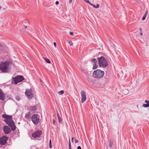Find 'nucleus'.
<instances>
[{
    "label": "nucleus",
    "mask_w": 149,
    "mask_h": 149,
    "mask_svg": "<svg viewBox=\"0 0 149 149\" xmlns=\"http://www.w3.org/2000/svg\"><path fill=\"white\" fill-rule=\"evenodd\" d=\"M2 49V46L0 45V49Z\"/></svg>",
    "instance_id": "41"
},
{
    "label": "nucleus",
    "mask_w": 149,
    "mask_h": 149,
    "mask_svg": "<svg viewBox=\"0 0 149 149\" xmlns=\"http://www.w3.org/2000/svg\"><path fill=\"white\" fill-rule=\"evenodd\" d=\"M42 132L38 130L32 134V136L35 138L36 137H39L41 134Z\"/></svg>",
    "instance_id": "8"
},
{
    "label": "nucleus",
    "mask_w": 149,
    "mask_h": 149,
    "mask_svg": "<svg viewBox=\"0 0 149 149\" xmlns=\"http://www.w3.org/2000/svg\"><path fill=\"white\" fill-rule=\"evenodd\" d=\"M68 144H69V149H71V143H70V139H69V142H68Z\"/></svg>",
    "instance_id": "23"
},
{
    "label": "nucleus",
    "mask_w": 149,
    "mask_h": 149,
    "mask_svg": "<svg viewBox=\"0 0 149 149\" xmlns=\"http://www.w3.org/2000/svg\"><path fill=\"white\" fill-rule=\"evenodd\" d=\"M40 81L41 82V80H40Z\"/></svg>",
    "instance_id": "48"
},
{
    "label": "nucleus",
    "mask_w": 149,
    "mask_h": 149,
    "mask_svg": "<svg viewBox=\"0 0 149 149\" xmlns=\"http://www.w3.org/2000/svg\"><path fill=\"white\" fill-rule=\"evenodd\" d=\"M8 139L6 136H3L0 139V143L2 145H3L6 143Z\"/></svg>",
    "instance_id": "9"
},
{
    "label": "nucleus",
    "mask_w": 149,
    "mask_h": 149,
    "mask_svg": "<svg viewBox=\"0 0 149 149\" xmlns=\"http://www.w3.org/2000/svg\"><path fill=\"white\" fill-rule=\"evenodd\" d=\"M69 43L71 46H72L73 45V43L71 41L69 42Z\"/></svg>",
    "instance_id": "29"
},
{
    "label": "nucleus",
    "mask_w": 149,
    "mask_h": 149,
    "mask_svg": "<svg viewBox=\"0 0 149 149\" xmlns=\"http://www.w3.org/2000/svg\"><path fill=\"white\" fill-rule=\"evenodd\" d=\"M74 139V137H72V139H71V140H72V142H73V139Z\"/></svg>",
    "instance_id": "40"
},
{
    "label": "nucleus",
    "mask_w": 149,
    "mask_h": 149,
    "mask_svg": "<svg viewBox=\"0 0 149 149\" xmlns=\"http://www.w3.org/2000/svg\"><path fill=\"white\" fill-rule=\"evenodd\" d=\"M140 30L141 31V30H142V29H141V28H140Z\"/></svg>",
    "instance_id": "44"
},
{
    "label": "nucleus",
    "mask_w": 149,
    "mask_h": 149,
    "mask_svg": "<svg viewBox=\"0 0 149 149\" xmlns=\"http://www.w3.org/2000/svg\"><path fill=\"white\" fill-rule=\"evenodd\" d=\"M100 66L103 67H106L108 65V61L104 56H101L97 58Z\"/></svg>",
    "instance_id": "1"
},
{
    "label": "nucleus",
    "mask_w": 149,
    "mask_h": 149,
    "mask_svg": "<svg viewBox=\"0 0 149 149\" xmlns=\"http://www.w3.org/2000/svg\"><path fill=\"white\" fill-rule=\"evenodd\" d=\"M31 112H28L26 113L25 116V118L27 119H29L30 118Z\"/></svg>",
    "instance_id": "15"
},
{
    "label": "nucleus",
    "mask_w": 149,
    "mask_h": 149,
    "mask_svg": "<svg viewBox=\"0 0 149 149\" xmlns=\"http://www.w3.org/2000/svg\"><path fill=\"white\" fill-rule=\"evenodd\" d=\"M37 107L36 106H34L33 107H31V110L32 111H35L37 109Z\"/></svg>",
    "instance_id": "19"
},
{
    "label": "nucleus",
    "mask_w": 149,
    "mask_h": 149,
    "mask_svg": "<svg viewBox=\"0 0 149 149\" xmlns=\"http://www.w3.org/2000/svg\"><path fill=\"white\" fill-rule=\"evenodd\" d=\"M9 64V62L7 61L1 62L0 64V70L3 72H8V67Z\"/></svg>",
    "instance_id": "2"
},
{
    "label": "nucleus",
    "mask_w": 149,
    "mask_h": 149,
    "mask_svg": "<svg viewBox=\"0 0 149 149\" xmlns=\"http://www.w3.org/2000/svg\"><path fill=\"white\" fill-rule=\"evenodd\" d=\"M44 59H45V61H46V62L48 63H50L51 62L47 58H44Z\"/></svg>",
    "instance_id": "20"
},
{
    "label": "nucleus",
    "mask_w": 149,
    "mask_h": 149,
    "mask_svg": "<svg viewBox=\"0 0 149 149\" xmlns=\"http://www.w3.org/2000/svg\"><path fill=\"white\" fill-rule=\"evenodd\" d=\"M39 115L38 114L33 115L31 118V120L33 123L36 125H37L39 122L40 120Z\"/></svg>",
    "instance_id": "5"
},
{
    "label": "nucleus",
    "mask_w": 149,
    "mask_h": 149,
    "mask_svg": "<svg viewBox=\"0 0 149 149\" xmlns=\"http://www.w3.org/2000/svg\"><path fill=\"white\" fill-rule=\"evenodd\" d=\"M24 79L23 77L21 75H19L13 77V80L15 84H17L18 83L22 81Z\"/></svg>",
    "instance_id": "6"
},
{
    "label": "nucleus",
    "mask_w": 149,
    "mask_h": 149,
    "mask_svg": "<svg viewBox=\"0 0 149 149\" xmlns=\"http://www.w3.org/2000/svg\"><path fill=\"white\" fill-rule=\"evenodd\" d=\"M84 1L86 2H87V3H89V4H90V5H91V3L90 1H89V0H84Z\"/></svg>",
    "instance_id": "25"
},
{
    "label": "nucleus",
    "mask_w": 149,
    "mask_h": 149,
    "mask_svg": "<svg viewBox=\"0 0 149 149\" xmlns=\"http://www.w3.org/2000/svg\"><path fill=\"white\" fill-rule=\"evenodd\" d=\"M3 131L6 134H8L11 132V130L9 127L6 125L4 126L3 127Z\"/></svg>",
    "instance_id": "11"
},
{
    "label": "nucleus",
    "mask_w": 149,
    "mask_h": 149,
    "mask_svg": "<svg viewBox=\"0 0 149 149\" xmlns=\"http://www.w3.org/2000/svg\"><path fill=\"white\" fill-rule=\"evenodd\" d=\"M91 5L94 8H98L99 7V5L98 4H97L96 6H95V5L91 3Z\"/></svg>",
    "instance_id": "17"
},
{
    "label": "nucleus",
    "mask_w": 149,
    "mask_h": 149,
    "mask_svg": "<svg viewBox=\"0 0 149 149\" xmlns=\"http://www.w3.org/2000/svg\"><path fill=\"white\" fill-rule=\"evenodd\" d=\"M49 147L51 148H52V142L51 140H50L49 141Z\"/></svg>",
    "instance_id": "24"
},
{
    "label": "nucleus",
    "mask_w": 149,
    "mask_h": 149,
    "mask_svg": "<svg viewBox=\"0 0 149 149\" xmlns=\"http://www.w3.org/2000/svg\"><path fill=\"white\" fill-rule=\"evenodd\" d=\"M55 4L56 5H58L59 4V2L58 1H56V2Z\"/></svg>",
    "instance_id": "36"
},
{
    "label": "nucleus",
    "mask_w": 149,
    "mask_h": 149,
    "mask_svg": "<svg viewBox=\"0 0 149 149\" xmlns=\"http://www.w3.org/2000/svg\"><path fill=\"white\" fill-rule=\"evenodd\" d=\"M15 99L16 100H17L18 101L20 100V97L19 96H16L15 97Z\"/></svg>",
    "instance_id": "26"
},
{
    "label": "nucleus",
    "mask_w": 149,
    "mask_h": 149,
    "mask_svg": "<svg viewBox=\"0 0 149 149\" xmlns=\"http://www.w3.org/2000/svg\"><path fill=\"white\" fill-rule=\"evenodd\" d=\"M55 122V120L54 119H53L52 120V123L54 125Z\"/></svg>",
    "instance_id": "34"
},
{
    "label": "nucleus",
    "mask_w": 149,
    "mask_h": 149,
    "mask_svg": "<svg viewBox=\"0 0 149 149\" xmlns=\"http://www.w3.org/2000/svg\"><path fill=\"white\" fill-rule=\"evenodd\" d=\"M145 103H147V104L149 103V101L148 100H146L145 101Z\"/></svg>",
    "instance_id": "35"
},
{
    "label": "nucleus",
    "mask_w": 149,
    "mask_h": 149,
    "mask_svg": "<svg viewBox=\"0 0 149 149\" xmlns=\"http://www.w3.org/2000/svg\"><path fill=\"white\" fill-rule=\"evenodd\" d=\"M140 35H141V36H143V33H142V32H141L140 33Z\"/></svg>",
    "instance_id": "43"
},
{
    "label": "nucleus",
    "mask_w": 149,
    "mask_h": 149,
    "mask_svg": "<svg viewBox=\"0 0 149 149\" xmlns=\"http://www.w3.org/2000/svg\"><path fill=\"white\" fill-rule=\"evenodd\" d=\"M20 123L19 122V123H18L19 124Z\"/></svg>",
    "instance_id": "47"
},
{
    "label": "nucleus",
    "mask_w": 149,
    "mask_h": 149,
    "mask_svg": "<svg viewBox=\"0 0 149 149\" xmlns=\"http://www.w3.org/2000/svg\"><path fill=\"white\" fill-rule=\"evenodd\" d=\"M4 121L10 127L12 130H15L16 129V127L14 124V121L12 119H5Z\"/></svg>",
    "instance_id": "4"
},
{
    "label": "nucleus",
    "mask_w": 149,
    "mask_h": 149,
    "mask_svg": "<svg viewBox=\"0 0 149 149\" xmlns=\"http://www.w3.org/2000/svg\"><path fill=\"white\" fill-rule=\"evenodd\" d=\"M72 0H69V2L71 3L72 2Z\"/></svg>",
    "instance_id": "42"
},
{
    "label": "nucleus",
    "mask_w": 149,
    "mask_h": 149,
    "mask_svg": "<svg viewBox=\"0 0 149 149\" xmlns=\"http://www.w3.org/2000/svg\"><path fill=\"white\" fill-rule=\"evenodd\" d=\"M90 62L91 63H92L93 64H94L97 63V61L96 59L95 58H93L92 59L91 61Z\"/></svg>",
    "instance_id": "16"
},
{
    "label": "nucleus",
    "mask_w": 149,
    "mask_h": 149,
    "mask_svg": "<svg viewBox=\"0 0 149 149\" xmlns=\"http://www.w3.org/2000/svg\"><path fill=\"white\" fill-rule=\"evenodd\" d=\"M148 12L147 11H146L145 13V15H144L145 16L146 15V16H147V14H148Z\"/></svg>",
    "instance_id": "33"
},
{
    "label": "nucleus",
    "mask_w": 149,
    "mask_h": 149,
    "mask_svg": "<svg viewBox=\"0 0 149 149\" xmlns=\"http://www.w3.org/2000/svg\"><path fill=\"white\" fill-rule=\"evenodd\" d=\"M77 149H81V148L80 146H78L77 148Z\"/></svg>",
    "instance_id": "37"
},
{
    "label": "nucleus",
    "mask_w": 149,
    "mask_h": 149,
    "mask_svg": "<svg viewBox=\"0 0 149 149\" xmlns=\"http://www.w3.org/2000/svg\"><path fill=\"white\" fill-rule=\"evenodd\" d=\"M93 69H94V70L95 69L98 67V65H97V63H96L95 64H93Z\"/></svg>",
    "instance_id": "18"
},
{
    "label": "nucleus",
    "mask_w": 149,
    "mask_h": 149,
    "mask_svg": "<svg viewBox=\"0 0 149 149\" xmlns=\"http://www.w3.org/2000/svg\"><path fill=\"white\" fill-rule=\"evenodd\" d=\"M54 45L55 47H56V42H54Z\"/></svg>",
    "instance_id": "39"
},
{
    "label": "nucleus",
    "mask_w": 149,
    "mask_h": 149,
    "mask_svg": "<svg viewBox=\"0 0 149 149\" xmlns=\"http://www.w3.org/2000/svg\"><path fill=\"white\" fill-rule=\"evenodd\" d=\"M143 106L145 107H149V104H144L143 105Z\"/></svg>",
    "instance_id": "22"
},
{
    "label": "nucleus",
    "mask_w": 149,
    "mask_h": 149,
    "mask_svg": "<svg viewBox=\"0 0 149 149\" xmlns=\"http://www.w3.org/2000/svg\"><path fill=\"white\" fill-rule=\"evenodd\" d=\"M113 143L111 141H110L109 144V147L111 148L112 146Z\"/></svg>",
    "instance_id": "27"
},
{
    "label": "nucleus",
    "mask_w": 149,
    "mask_h": 149,
    "mask_svg": "<svg viewBox=\"0 0 149 149\" xmlns=\"http://www.w3.org/2000/svg\"><path fill=\"white\" fill-rule=\"evenodd\" d=\"M5 98V94L3 93L1 90L0 89V100L3 101Z\"/></svg>",
    "instance_id": "12"
},
{
    "label": "nucleus",
    "mask_w": 149,
    "mask_h": 149,
    "mask_svg": "<svg viewBox=\"0 0 149 149\" xmlns=\"http://www.w3.org/2000/svg\"><path fill=\"white\" fill-rule=\"evenodd\" d=\"M64 93V91L63 90H62L61 91H59L58 92V94L59 95H61L63 94Z\"/></svg>",
    "instance_id": "21"
},
{
    "label": "nucleus",
    "mask_w": 149,
    "mask_h": 149,
    "mask_svg": "<svg viewBox=\"0 0 149 149\" xmlns=\"http://www.w3.org/2000/svg\"><path fill=\"white\" fill-rule=\"evenodd\" d=\"M1 6H0V10L1 9Z\"/></svg>",
    "instance_id": "45"
},
{
    "label": "nucleus",
    "mask_w": 149,
    "mask_h": 149,
    "mask_svg": "<svg viewBox=\"0 0 149 149\" xmlns=\"http://www.w3.org/2000/svg\"><path fill=\"white\" fill-rule=\"evenodd\" d=\"M27 27V26H25V28H26Z\"/></svg>",
    "instance_id": "46"
},
{
    "label": "nucleus",
    "mask_w": 149,
    "mask_h": 149,
    "mask_svg": "<svg viewBox=\"0 0 149 149\" xmlns=\"http://www.w3.org/2000/svg\"><path fill=\"white\" fill-rule=\"evenodd\" d=\"M25 93L29 99H31L33 97V94L31 89L26 90Z\"/></svg>",
    "instance_id": "7"
},
{
    "label": "nucleus",
    "mask_w": 149,
    "mask_h": 149,
    "mask_svg": "<svg viewBox=\"0 0 149 149\" xmlns=\"http://www.w3.org/2000/svg\"><path fill=\"white\" fill-rule=\"evenodd\" d=\"M146 15L145 16V15H144L143 17L142 18V20H144L145 19L146 17Z\"/></svg>",
    "instance_id": "31"
},
{
    "label": "nucleus",
    "mask_w": 149,
    "mask_h": 149,
    "mask_svg": "<svg viewBox=\"0 0 149 149\" xmlns=\"http://www.w3.org/2000/svg\"><path fill=\"white\" fill-rule=\"evenodd\" d=\"M87 80L89 83L92 84V85H95L96 86H97V85H96V84L95 83L93 82V81L92 79L90 78H88Z\"/></svg>",
    "instance_id": "14"
},
{
    "label": "nucleus",
    "mask_w": 149,
    "mask_h": 149,
    "mask_svg": "<svg viewBox=\"0 0 149 149\" xmlns=\"http://www.w3.org/2000/svg\"><path fill=\"white\" fill-rule=\"evenodd\" d=\"M58 122L60 123L62 121V119L60 117H58Z\"/></svg>",
    "instance_id": "28"
},
{
    "label": "nucleus",
    "mask_w": 149,
    "mask_h": 149,
    "mask_svg": "<svg viewBox=\"0 0 149 149\" xmlns=\"http://www.w3.org/2000/svg\"><path fill=\"white\" fill-rule=\"evenodd\" d=\"M57 116L58 117H60L59 113H58V112H57Z\"/></svg>",
    "instance_id": "38"
},
{
    "label": "nucleus",
    "mask_w": 149,
    "mask_h": 149,
    "mask_svg": "<svg viewBox=\"0 0 149 149\" xmlns=\"http://www.w3.org/2000/svg\"><path fill=\"white\" fill-rule=\"evenodd\" d=\"M3 9H5V8H3Z\"/></svg>",
    "instance_id": "49"
},
{
    "label": "nucleus",
    "mask_w": 149,
    "mask_h": 149,
    "mask_svg": "<svg viewBox=\"0 0 149 149\" xmlns=\"http://www.w3.org/2000/svg\"><path fill=\"white\" fill-rule=\"evenodd\" d=\"M74 142H75V143H77L78 142V140H77L76 139H74Z\"/></svg>",
    "instance_id": "30"
},
{
    "label": "nucleus",
    "mask_w": 149,
    "mask_h": 149,
    "mask_svg": "<svg viewBox=\"0 0 149 149\" xmlns=\"http://www.w3.org/2000/svg\"><path fill=\"white\" fill-rule=\"evenodd\" d=\"M2 117L4 118H5V119H12V116H11L7 115L5 114H3L2 115Z\"/></svg>",
    "instance_id": "13"
},
{
    "label": "nucleus",
    "mask_w": 149,
    "mask_h": 149,
    "mask_svg": "<svg viewBox=\"0 0 149 149\" xmlns=\"http://www.w3.org/2000/svg\"><path fill=\"white\" fill-rule=\"evenodd\" d=\"M81 102L83 103L86 100V94L84 91H82L81 92Z\"/></svg>",
    "instance_id": "10"
},
{
    "label": "nucleus",
    "mask_w": 149,
    "mask_h": 149,
    "mask_svg": "<svg viewBox=\"0 0 149 149\" xmlns=\"http://www.w3.org/2000/svg\"><path fill=\"white\" fill-rule=\"evenodd\" d=\"M104 71L97 69L93 71V76L94 78H100L104 76Z\"/></svg>",
    "instance_id": "3"
},
{
    "label": "nucleus",
    "mask_w": 149,
    "mask_h": 149,
    "mask_svg": "<svg viewBox=\"0 0 149 149\" xmlns=\"http://www.w3.org/2000/svg\"><path fill=\"white\" fill-rule=\"evenodd\" d=\"M70 34L71 36H73L74 35L73 33L72 32H70Z\"/></svg>",
    "instance_id": "32"
}]
</instances>
